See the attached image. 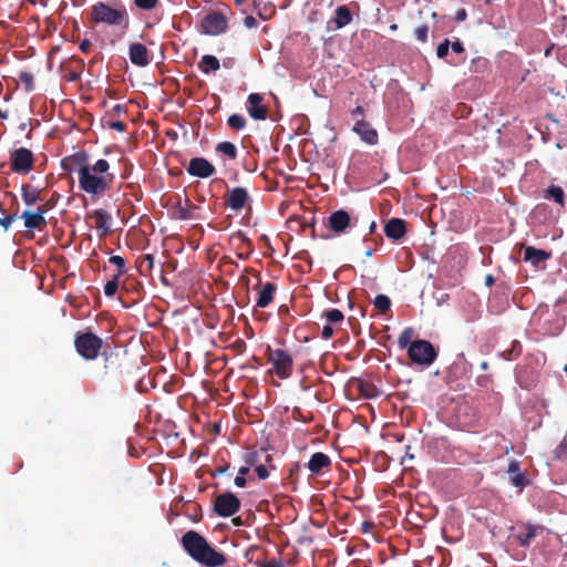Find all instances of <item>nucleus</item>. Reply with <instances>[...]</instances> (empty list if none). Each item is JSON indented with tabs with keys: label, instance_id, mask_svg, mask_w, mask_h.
Returning a JSON list of instances; mask_svg holds the SVG:
<instances>
[{
	"label": "nucleus",
	"instance_id": "ddd939ff",
	"mask_svg": "<svg viewBox=\"0 0 567 567\" xmlns=\"http://www.w3.org/2000/svg\"><path fill=\"white\" fill-rule=\"evenodd\" d=\"M198 209L199 207L194 205L187 197L184 200L178 198L172 208L174 218L181 220L198 219L199 217L196 214Z\"/></svg>",
	"mask_w": 567,
	"mask_h": 567
},
{
	"label": "nucleus",
	"instance_id": "39448f33",
	"mask_svg": "<svg viewBox=\"0 0 567 567\" xmlns=\"http://www.w3.org/2000/svg\"><path fill=\"white\" fill-rule=\"evenodd\" d=\"M101 355L103 359V365L97 371L99 380H120L123 375V358H121L120 353L107 348L102 351Z\"/></svg>",
	"mask_w": 567,
	"mask_h": 567
},
{
	"label": "nucleus",
	"instance_id": "f03ea898",
	"mask_svg": "<svg viewBox=\"0 0 567 567\" xmlns=\"http://www.w3.org/2000/svg\"><path fill=\"white\" fill-rule=\"evenodd\" d=\"M181 542L184 550L203 566L220 567L227 561L221 551L213 548L207 539L195 530L186 532Z\"/></svg>",
	"mask_w": 567,
	"mask_h": 567
},
{
	"label": "nucleus",
	"instance_id": "09e8293b",
	"mask_svg": "<svg viewBox=\"0 0 567 567\" xmlns=\"http://www.w3.org/2000/svg\"><path fill=\"white\" fill-rule=\"evenodd\" d=\"M109 127L116 130L117 132H124L126 130V124L122 121H112L109 122Z\"/></svg>",
	"mask_w": 567,
	"mask_h": 567
},
{
	"label": "nucleus",
	"instance_id": "69168bd1",
	"mask_svg": "<svg viewBox=\"0 0 567 567\" xmlns=\"http://www.w3.org/2000/svg\"><path fill=\"white\" fill-rule=\"evenodd\" d=\"M49 208H50L49 205L45 204V205L39 206L35 212H41V216L44 217V214L49 210Z\"/></svg>",
	"mask_w": 567,
	"mask_h": 567
},
{
	"label": "nucleus",
	"instance_id": "bf43d9fd",
	"mask_svg": "<svg viewBox=\"0 0 567 567\" xmlns=\"http://www.w3.org/2000/svg\"><path fill=\"white\" fill-rule=\"evenodd\" d=\"M233 347L238 351L243 352L246 349V342L241 339H238L234 342Z\"/></svg>",
	"mask_w": 567,
	"mask_h": 567
},
{
	"label": "nucleus",
	"instance_id": "9b49d317",
	"mask_svg": "<svg viewBox=\"0 0 567 567\" xmlns=\"http://www.w3.org/2000/svg\"><path fill=\"white\" fill-rule=\"evenodd\" d=\"M190 176L208 178L216 173L215 166L204 157H193L187 166Z\"/></svg>",
	"mask_w": 567,
	"mask_h": 567
},
{
	"label": "nucleus",
	"instance_id": "20e7f679",
	"mask_svg": "<svg viewBox=\"0 0 567 567\" xmlns=\"http://www.w3.org/2000/svg\"><path fill=\"white\" fill-rule=\"evenodd\" d=\"M74 348L78 354L86 361H93L109 347L104 340L92 331L78 332L74 338Z\"/></svg>",
	"mask_w": 567,
	"mask_h": 567
},
{
	"label": "nucleus",
	"instance_id": "0e129e2a",
	"mask_svg": "<svg viewBox=\"0 0 567 567\" xmlns=\"http://www.w3.org/2000/svg\"><path fill=\"white\" fill-rule=\"evenodd\" d=\"M427 27L422 25L415 29V35H426Z\"/></svg>",
	"mask_w": 567,
	"mask_h": 567
},
{
	"label": "nucleus",
	"instance_id": "dca6fc26",
	"mask_svg": "<svg viewBox=\"0 0 567 567\" xmlns=\"http://www.w3.org/2000/svg\"><path fill=\"white\" fill-rule=\"evenodd\" d=\"M353 132L357 133L360 138L369 144L375 145L379 141V135L375 128L367 122L364 118H358L353 125Z\"/></svg>",
	"mask_w": 567,
	"mask_h": 567
},
{
	"label": "nucleus",
	"instance_id": "6e6d98bb",
	"mask_svg": "<svg viewBox=\"0 0 567 567\" xmlns=\"http://www.w3.org/2000/svg\"><path fill=\"white\" fill-rule=\"evenodd\" d=\"M243 21L247 28H252L257 24V19L252 16H246Z\"/></svg>",
	"mask_w": 567,
	"mask_h": 567
},
{
	"label": "nucleus",
	"instance_id": "864d4df0",
	"mask_svg": "<svg viewBox=\"0 0 567 567\" xmlns=\"http://www.w3.org/2000/svg\"><path fill=\"white\" fill-rule=\"evenodd\" d=\"M91 47H92V43H91V41H90L87 38H84V39L81 41L80 45H79L80 50H81L83 53H89V52H90Z\"/></svg>",
	"mask_w": 567,
	"mask_h": 567
},
{
	"label": "nucleus",
	"instance_id": "f8f14e48",
	"mask_svg": "<svg viewBox=\"0 0 567 567\" xmlns=\"http://www.w3.org/2000/svg\"><path fill=\"white\" fill-rule=\"evenodd\" d=\"M262 101L264 96L260 93H250L247 97V112L256 121H264L268 116V107Z\"/></svg>",
	"mask_w": 567,
	"mask_h": 567
},
{
	"label": "nucleus",
	"instance_id": "72a5a7b5",
	"mask_svg": "<svg viewBox=\"0 0 567 567\" xmlns=\"http://www.w3.org/2000/svg\"><path fill=\"white\" fill-rule=\"evenodd\" d=\"M547 197L551 198L555 203L564 205V190L560 186L551 185L547 188Z\"/></svg>",
	"mask_w": 567,
	"mask_h": 567
},
{
	"label": "nucleus",
	"instance_id": "c756f323",
	"mask_svg": "<svg viewBox=\"0 0 567 567\" xmlns=\"http://www.w3.org/2000/svg\"><path fill=\"white\" fill-rule=\"evenodd\" d=\"M21 196L25 205L31 206L40 199V193L37 188H32L29 184L21 187Z\"/></svg>",
	"mask_w": 567,
	"mask_h": 567
},
{
	"label": "nucleus",
	"instance_id": "aec40b11",
	"mask_svg": "<svg viewBox=\"0 0 567 567\" xmlns=\"http://www.w3.org/2000/svg\"><path fill=\"white\" fill-rule=\"evenodd\" d=\"M384 234L389 239L400 240L406 234L405 220L401 218H391L384 226Z\"/></svg>",
	"mask_w": 567,
	"mask_h": 567
},
{
	"label": "nucleus",
	"instance_id": "052dcab7",
	"mask_svg": "<svg viewBox=\"0 0 567 567\" xmlns=\"http://www.w3.org/2000/svg\"><path fill=\"white\" fill-rule=\"evenodd\" d=\"M246 482V478L241 475H237L234 481L235 485L238 487H245Z\"/></svg>",
	"mask_w": 567,
	"mask_h": 567
},
{
	"label": "nucleus",
	"instance_id": "7c9ffc66",
	"mask_svg": "<svg viewBox=\"0 0 567 567\" xmlns=\"http://www.w3.org/2000/svg\"><path fill=\"white\" fill-rule=\"evenodd\" d=\"M198 66L202 72L209 73L210 71H217L220 64L216 56L207 54L202 58Z\"/></svg>",
	"mask_w": 567,
	"mask_h": 567
},
{
	"label": "nucleus",
	"instance_id": "f3484780",
	"mask_svg": "<svg viewBox=\"0 0 567 567\" xmlns=\"http://www.w3.org/2000/svg\"><path fill=\"white\" fill-rule=\"evenodd\" d=\"M307 467L311 474L322 475L330 471L331 460L327 454L322 452H316L311 455Z\"/></svg>",
	"mask_w": 567,
	"mask_h": 567
},
{
	"label": "nucleus",
	"instance_id": "1a4fd4ad",
	"mask_svg": "<svg viewBox=\"0 0 567 567\" xmlns=\"http://www.w3.org/2000/svg\"><path fill=\"white\" fill-rule=\"evenodd\" d=\"M200 27L206 35H219L227 31L228 21L224 13L210 11L202 19Z\"/></svg>",
	"mask_w": 567,
	"mask_h": 567
},
{
	"label": "nucleus",
	"instance_id": "4d7b16f0",
	"mask_svg": "<svg viewBox=\"0 0 567 567\" xmlns=\"http://www.w3.org/2000/svg\"><path fill=\"white\" fill-rule=\"evenodd\" d=\"M467 17V12L465 9H458L455 13V20L458 21V22H462L466 19Z\"/></svg>",
	"mask_w": 567,
	"mask_h": 567
},
{
	"label": "nucleus",
	"instance_id": "79ce46f5",
	"mask_svg": "<svg viewBox=\"0 0 567 567\" xmlns=\"http://www.w3.org/2000/svg\"><path fill=\"white\" fill-rule=\"evenodd\" d=\"M556 455L559 460L567 464V432L563 441L556 447Z\"/></svg>",
	"mask_w": 567,
	"mask_h": 567
},
{
	"label": "nucleus",
	"instance_id": "49530a36",
	"mask_svg": "<svg viewBox=\"0 0 567 567\" xmlns=\"http://www.w3.org/2000/svg\"><path fill=\"white\" fill-rule=\"evenodd\" d=\"M256 467V472H257V475L260 480H266L268 478L269 476V472H268V468L266 467V465L264 463L255 466Z\"/></svg>",
	"mask_w": 567,
	"mask_h": 567
},
{
	"label": "nucleus",
	"instance_id": "a18cd8bd",
	"mask_svg": "<svg viewBox=\"0 0 567 567\" xmlns=\"http://www.w3.org/2000/svg\"><path fill=\"white\" fill-rule=\"evenodd\" d=\"M449 50H450V41L446 38L444 42L439 44V47L436 49V54L440 59H443L449 54Z\"/></svg>",
	"mask_w": 567,
	"mask_h": 567
},
{
	"label": "nucleus",
	"instance_id": "a19ab883",
	"mask_svg": "<svg viewBox=\"0 0 567 567\" xmlns=\"http://www.w3.org/2000/svg\"><path fill=\"white\" fill-rule=\"evenodd\" d=\"M109 261L117 267V272L115 275H118V277L126 272V261L123 257L112 256Z\"/></svg>",
	"mask_w": 567,
	"mask_h": 567
},
{
	"label": "nucleus",
	"instance_id": "603ef678",
	"mask_svg": "<svg viewBox=\"0 0 567 567\" xmlns=\"http://www.w3.org/2000/svg\"><path fill=\"white\" fill-rule=\"evenodd\" d=\"M332 336H333V329H332L331 324H330V323H328V324H326V326L322 328L321 337H322V339L328 340V339H330Z\"/></svg>",
	"mask_w": 567,
	"mask_h": 567
},
{
	"label": "nucleus",
	"instance_id": "58836bf2",
	"mask_svg": "<svg viewBox=\"0 0 567 567\" xmlns=\"http://www.w3.org/2000/svg\"><path fill=\"white\" fill-rule=\"evenodd\" d=\"M118 275H114L111 280H109L104 286V293L107 297H113L118 288Z\"/></svg>",
	"mask_w": 567,
	"mask_h": 567
},
{
	"label": "nucleus",
	"instance_id": "bb28decb",
	"mask_svg": "<svg viewBox=\"0 0 567 567\" xmlns=\"http://www.w3.org/2000/svg\"><path fill=\"white\" fill-rule=\"evenodd\" d=\"M352 21V13L347 6H340L336 9L334 18L332 22L334 25L340 29Z\"/></svg>",
	"mask_w": 567,
	"mask_h": 567
},
{
	"label": "nucleus",
	"instance_id": "c03bdc74",
	"mask_svg": "<svg viewBox=\"0 0 567 567\" xmlns=\"http://www.w3.org/2000/svg\"><path fill=\"white\" fill-rule=\"evenodd\" d=\"M158 0H134L137 8L143 10H152L156 7Z\"/></svg>",
	"mask_w": 567,
	"mask_h": 567
},
{
	"label": "nucleus",
	"instance_id": "5fc2aeb1",
	"mask_svg": "<svg viewBox=\"0 0 567 567\" xmlns=\"http://www.w3.org/2000/svg\"><path fill=\"white\" fill-rule=\"evenodd\" d=\"M450 47L453 53L461 54L464 52L463 44L458 40H456L452 44L450 43Z\"/></svg>",
	"mask_w": 567,
	"mask_h": 567
},
{
	"label": "nucleus",
	"instance_id": "473e14b6",
	"mask_svg": "<svg viewBox=\"0 0 567 567\" xmlns=\"http://www.w3.org/2000/svg\"><path fill=\"white\" fill-rule=\"evenodd\" d=\"M246 118L240 114H231L228 120V126L234 131H241L246 126Z\"/></svg>",
	"mask_w": 567,
	"mask_h": 567
},
{
	"label": "nucleus",
	"instance_id": "de8ad7c7",
	"mask_svg": "<svg viewBox=\"0 0 567 567\" xmlns=\"http://www.w3.org/2000/svg\"><path fill=\"white\" fill-rule=\"evenodd\" d=\"M360 391L362 394H364L365 398H372L374 396V388L373 385L369 384V383H365V384H361L360 385Z\"/></svg>",
	"mask_w": 567,
	"mask_h": 567
},
{
	"label": "nucleus",
	"instance_id": "4468645a",
	"mask_svg": "<svg viewBox=\"0 0 567 567\" xmlns=\"http://www.w3.org/2000/svg\"><path fill=\"white\" fill-rule=\"evenodd\" d=\"M249 200V195L244 187H234L225 196V204L234 212L241 210Z\"/></svg>",
	"mask_w": 567,
	"mask_h": 567
},
{
	"label": "nucleus",
	"instance_id": "8fccbe9b",
	"mask_svg": "<svg viewBox=\"0 0 567 567\" xmlns=\"http://www.w3.org/2000/svg\"><path fill=\"white\" fill-rule=\"evenodd\" d=\"M44 23H45L47 32L53 33V32L58 31V24L53 19L48 18V19H45Z\"/></svg>",
	"mask_w": 567,
	"mask_h": 567
},
{
	"label": "nucleus",
	"instance_id": "393cba45",
	"mask_svg": "<svg viewBox=\"0 0 567 567\" xmlns=\"http://www.w3.org/2000/svg\"><path fill=\"white\" fill-rule=\"evenodd\" d=\"M74 62L78 63L79 66L74 68L71 62H63L60 66L62 78L69 82H75L80 79L82 61L74 60Z\"/></svg>",
	"mask_w": 567,
	"mask_h": 567
},
{
	"label": "nucleus",
	"instance_id": "e433bc0d",
	"mask_svg": "<svg viewBox=\"0 0 567 567\" xmlns=\"http://www.w3.org/2000/svg\"><path fill=\"white\" fill-rule=\"evenodd\" d=\"M19 81L24 85L25 91L31 92L34 89L33 74L30 72L21 71L19 73Z\"/></svg>",
	"mask_w": 567,
	"mask_h": 567
},
{
	"label": "nucleus",
	"instance_id": "0eeeda50",
	"mask_svg": "<svg viewBox=\"0 0 567 567\" xmlns=\"http://www.w3.org/2000/svg\"><path fill=\"white\" fill-rule=\"evenodd\" d=\"M268 362L272 364V371L280 379H288L292 374L293 360L287 350H271L268 347Z\"/></svg>",
	"mask_w": 567,
	"mask_h": 567
},
{
	"label": "nucleus",
	"instance_id": "13d9d810",
	"mask_svg": "<svg viewBox=\"0 0 567 567\" xmlns=\"http://www.w3.org/2000/svg\"><path fill=\"white\" fill-rule=\"evenodd\" d=\"M351 116L353 118H357L359 116H361L363 118V116H364V109L361 105H358L354 110H352Z\"/></svg>",
	"mask_w": 567,
	"mask_h": 567
},
{
	"label": "nucleus",
	"instance_id": "f704fd0d",
	"mask_svg": "<svg viewBox=\"0 0 567 567\" xmlns=\"http://www.w3.org/2000/svg\"><path fill=\"white\" fill-rule=\"evenodd\" d=\"M413 333H414V331L412 328H405L401 332V334L399 336V339H398V346L400 349H405V348L409 349V346L413 342V341H411Z\"/></svg>",
	"mask_w": 567,
	"mask_h": 567
},
{
	"label": "nucleus",
	"instance_id": "37998d69",
	"mask_svg": "<svg viewBox=\"0 0 567 567\" xmlns=\"http://www.w3.org/2000/svg\"><path fill=\"white\" fill-rule=\"evenodd\" d=\"M511 481H512L514 486H516V487H518L520 489H523L527 485V483H528L527 478L522 473L514 474L511 477Z\"/></svg>",
	"mask_w": 567,
	"mask_h": 567
},
{
	"label": "nucleus",
	"instance_id": "5701e85b",
	"mask_svg": "<svg viewBox=\"0 0 567 567\" xmlns=\"http://www.w3.org/2000/svg\"><path fill=\"white\" fill-rule=\"evenodd\" d=\"M91 218L94 219L97 230H102L104 235L110 231L111 215L105 209L99 208L93 210Z\"/></svg>",
	"mask_w": 567,
	"mask_h": 567
},
{
	"label": "nucleus",
	"instance_id": "a211bd4d",
	"mask_svg": "<svg viewBox=\"0 0 567 567\" xmlns=\"http://www.w3.org/2000/svg\"><path fill=\"white\" fill-rule=\"evenodd\" d=\"M128 56L134 65L141 68L146 66L152 61L150 51L142 43H132L130 45Z\"/></svg>",
	"mask_w": 567,
	"mask_h": 567
},
{
	"label": "nucleus",
	"instance_id": "c9c22d12",
	"mask_svg": "<svg viewBox=\"0 0 567 567\" xmlns=\"http://www.w3.org/2000/svg\"><path fill=\"white\" fill-rule=\"evenodd\" d=\"M374 307L382 313L386 312L391 307V300L385 295H378L373 300Z\"/></svg>",
	"mask_w": 567,
	"mask_h": 567
},
{
	"label": "nucleus",
	"instance_id": "f257e3e1",
	"mask_svg": "<svg viewBox=\"0 0 567 567\" xmlns=\"http://www.w3.org/2000/svg\"><path fill=\"white\" fill-rule=\"evenodd\" d=\"M114 178V174L110 173V163L100 158L95 164L81 169L79 186L92 197H101L111 188Z\"/></svg>",
	"mask_w": 567,
	"mask_h": 567
},
{
	"label": "nucleus",
	"instance_id": "2eb2a0df",
	"mask_svg": "<svg viewBox=\"0 0 567 567\" xmlns=\"http://www.w3.org/2000/svg\"><path fill=\"white\" fill-rule=\"evenodd\" d=\"M89 155L86 152H76L73 155L66 156L61 161V168L65 172H78L80 174L83 167H87Z\"/></svg>",
	"mask_w": 567,
	"mask_h": 567
},
{
	"label": "nucleus",
	"instance_id": "774afa93",
	"mask_svg": "<svg viewBox=\"0 0 567 567\" xmlns=\"http://www.w3.org/2000/svg\"><path fill=\"white\" fill-rule=\"evenodd\" d=\"M249 467H250V466H248V465H247V466H241V467L239 468V471H238V475H241V476H244V477H245V475H247V474L249 473Z\"/></svg>",
	"mask_w": 567,
	"mask_h": 567
},
{
	"label": "nucleus",
	"instance_id": "338daca9",
	"mask_svg": "<svg viewBox=\"0 0 567 567\" xmlns=\"http://www.w3.org/2000/svg\"><path fill=\"white\" fill-rule=\"evenodd\" d=\"M494 282H495V279H494V277L492 275H487L485 277V285L487 287H491L492 285H494Z\"/></svg>",
	"mask_w": 567,
	"mask_h": 567
},
{
	"label": "nucleus",
	"instance_id": "7ed1b4c3",
	"mask_svg": "<svg viewBox=\"0 0 567 567\" xmlns=\"http://www.w3.org/2000/svg\"><path fill=\"white\" fill-rule=\"evenodd\" d=\"M90 22L99 24H107L112 27L126 28L130 22L128 12L125 6L113 0L109 3L97 1L95 2L87 12Z\"/></svg>",
	"mask_w": 567,
	"mask_h": 567
},
{
	"label": "nucleus",
	"instance_id": "6ab92c4d",
	"mask_svg": "<svg viewBox=\"0 0 567 567\" xmlns=\"http://www.w3.org/2000/svg\"><path fill=\"white\" fill-rule=\"evenodd\" d=\"M351 223L348 212L339 209L333 212L328 218V226L337 234L343 233Z\"/></svg>",
	"mask_w": 567,
	"mask_h": 567
},
{
	"label": "nucleus",
	"instance_id": "c85d7f7f",
	"mask_svg": "<svg viewBox=\"0 0 567 567\" xmlns=\"http://www.w3.org/2000/svg\"><path fill=\"white\" fill-rule=\"evenodd\" d=\"M535 536H536V527L528 524V525H526L524 532H519L515 535V538L520 546L527 547L530 544L532 539L535 538Z\"/></svg>",
	"mask_w": 567,
	"mask_h": 567
},
{
	"label": "nucleus",
	"instance_id": "3c124183",
	"mask_svg": "<svg viewBox=\"0 0 567 567\" xmlns=\"http://www.w3.org/2000/svg\"><path fill=\"white\" fill-rule=\"evenodd\" d=\"M16 218H17L16 215H7V216L0 218V225L4 229H8L10 227V225L12 224V221L16 220Z\"/></svg>",
	"mask_w": 567,
	"mask_h": 567
},
{
	"label": "nucleus",
	"instance_id": "cd10ccee",
	"mask_svg": "<svg viewBox=\"0 0 567 567\" xmlns=\"http://www.w3.org/2000/svg\"><path fill=\"white\" fill-rule=\"evenodd\" d=\"M268 463L271 461V456L264 450L261 451H250L245 455V462L248 466H257L262 463Z\"/></svg>",
	"mask_w": 567,
	"mask_h": 567
},
{
	"label": "nucleus",
	"instance_id": "423d86ee",
	"mask_svg": "<svg viewBox=\"0 0 567 567\" xmlns=\"http://www.w3.org/2000/svg\"><path fill=\"white\" fill-rule=\"evenodd\" d=\"M408 354L412 362L424 367L431 365L437 357L435 348L427 340L413 341L409 346Z\"/></svg>",
	"mask_w": 567,
	"mask_h": 567
},
{
	"label": "nucleus",
	"instance_id": "4be33fe9",
	"mask_svg": "<svg viewBox=\"0 0 567 567\" xmlns=\"http://www.w3.org/2000/svg\"><path fill=\"white\" fill-rule=\"evenodd\" d=\"M24 219V226L29 230L40 229L42 230L47 226V220L41 216V212H29L24 210L21 215Z\"/></svg>",
	"mask_w": 567,
	"mask_h": 567
},
{
	"label": "nucleus",
	"instance_id": "e2e57ef3",
	"mask_svg": "<svg viewBox=\"0 0 567 567\" xmlns=\"http://www.w3.org/2000/svg\"><path fill=\"white\" fill-rule=\"evenodd\" d=\"M262 567H285V566L282 565V563H281V561H275V560H272V561H269V563H265V564L262 565Z\"/></svg>",
	"mask_w": 567,
	"mask_h": 567
},
{
	"label": "nucleus",
	"instance_id": "680f3d73",
	"mask_svg": "<svg viewBox=\"0 0 567 567\" xmlns=\"http://www.w3.org/2000/svg\"><path fill=\"white\" fill-rule=\"evenodd\" d=\"M519 463L517 461H513L509 463L508 472L509 473H519Z\"/></svg>",
	"mask_w": 567,
	"mask_h": 567
},
{
	"label": "nucleus",
	"instance_id": "a878e982",
	"mask_svg": "<svg viewBox=\"0 0 567 567\" xmlns=\"http://www.w3.org/2000/svg\"><path fill=\"white\" fill-rule=\"evenodd\" d=\"M549 257V252L543 249H537L532 246L526 247L524 251V259L526 261H530L534 266H538L540 262L545 261Z\"/></svg>",
	"mask_w": 567,
	"mask_h": 567
},
{
	"label": "nucleus",
	"instance_id": "6e6552de",
	"mask_svg": "<svg viewBox=\"0 0 567 567\" xmlns=\"http://www.w3.org/2000/svg\"><path fill=\"white\" fill-rule=\"evenodd\" d=\"M33 165L34 154L31 150L20 147L10 153V166L13 173L25 175L32 171Z\"/></svg>",
	"mask_w": 567,
	"mask_h": 567
},
{
	"label": "nucleus",
	"instance_id": "2f4dec72",
	"mask_svg": "<svg viewBox=\"0 0 567 567\" xmlns=\"http://www.w3.org/2000/svg\"><path fill=\"white\" fill-rule=\"evenodd\" d=\"M216 152L228 156L230 159L237 157V147L231 142H220L216 145Z\"/></svg>",
	"mask_w": 567,
	"mask_h": 567
},
{
	"label": "nucleus",
	"instance_id": "4c0bfd02",
	"mask_svg": "<svg viewBox=\"0 0 567 567\" xmlns=\"http://www.w3.org/2000/svg\"><path fill=\"white\" fill-rule=\"evenodd\" d=\"M324 317H326L328 323H330V324L339 323L344 318L342 311H340L339 309H336V308L326 311Z\"/></svg>",
	"mask_w": 567,
	"mask_h": 567
},
{
	"label": "nucleus",
	"instance_id": "9d476101",
	"mask_svg": "<svg viewBox=\"0 0 567 567\" xmlns=\"http://www.w3.org/2000/svg\"><path fill=\"white\" fill-rule=\"evenodd\" d=\"M239 508L240 501L231 492L219 494L214 501V512L220 517H230L236 514Z\"/></svg>",
	"mask_w": 567,
	"mask_h": 567
},
{
	"label": "nucleus",
	"instance_id": "412c9836",
	"mask_svg": "<svg viewBox=\"0 0 567 567\" xmlns=\"http://www.w3.org/2000/svg\"><path fill=\"white\" fill-rule=\"evenodd\" d=\"M276 291H277V286L274 282L268 281L264 285H260L258 298L256 301V307H259V308L268 307L272 302L274 295L276 293Z\"/></svg>",
	"mask_w": 567,
	"mask_h": 567
},
{
	"label": "nucleus",
	"instance_id": "ea45409f",
	"mask_svg": "<svg viewBox=\"0 0 567 567\" xmlns=\"http://www.w3.org/2000/svg\"><path fill=\"white\" fill-rule=\"evenodd\" d=\"M138 267L141 274H144L145 271H151L154 267V256L151 254L144 255L140 261Z\"/></svg>",
	"mask_w": 567,
	"mask_h": 567
},
{
	"label": "nucleus",
	"instance_id": "b1692460",
	"mask_svg": "<svg viewBox=\"0 0 567 567\" xmlns=\"http://www.w3.org/2000/svg\"><path fill=\"white\" fill-rule=\"evenodd\" d=\"M235 239L239 240V244L237 245V257L240 259H248L249 256L254 252V245L251 240L246 237L241 231H238L235 235Z\"/></svg>",
	"mask_w": 567,
	"mask_h": 567
}]
</instances>
